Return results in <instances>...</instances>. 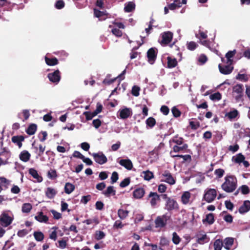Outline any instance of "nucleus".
Instances as JSON below:
<instances>
[{
    "label": "nucleus",
    "instance_id": "nucleus-1",
    "mask_svg": "<svg viewBox=\"0 0 250 250\" xmlns=\"http://www.w3.org/2000/svg\"><path fill=\"white\" fill-rule=\"evenodd\" d=\"M237 181L234 176L229 175L225 178V182L222 185V189L227 192H232L237 187Z\"/></svg>",
    "mask_w": 250,
    "mask_h": 250
},
{
    "label": "nucleus",
    "instance_id": "nucleus-2",
    "mask_svg": "<svg viewBox=\"0 0 250 250\" xmlns=\"http://www.w3.org/2000/svg\"><path fill=\"white\" fill-rule=\"evenodd\" d=\"M217 191L214 188H207L204 191L203 199L208 203H211L215 199Z\"/></svg>",
    "mask_w": 250,
    "mask_h": 250
},
{
    "label": "nucleus",
    "instance_id": "nucleus-3",
    "mask_svg": "<svg viewBox=\"0 0 250 250\" xmlns=\"http://www.w3.org/2000/svg\"><path fill=\"white\" fill-rule=\"evenodd\" d=\"M109 28L111 29V31L113 35L116 37H121L122 32L119 29H124V25L119 22H113L112 25L109 26Z\"/></svg>",
    "mask_w": 250,
    "mask_h": 250
},
{
    "label": "nucleus",
    "instance_id": "nucleus-4",
    "mask_svg": "<svg viewBox=\"0 0 250 250\" xmlns=\"http://www.w3.org/2000/svg\"><path fill=\"white\" fill-rule=\"evenodd\" d=\"M13 220L12 216L9 215L6 211H4L0 215V225L3 227H8L12 223Z\"/></svg>",
    "mask_w": 250,
    "mask_h": 250
},
{
    "label": "nucleus",
    "instance_id": "nucleus-5",
    "mask_svg": "<svg viewBox=\"0 0 250 250\" xmlns=\"http://www.w3.org/2000/svg\"><path fill=\"white\" fill-rule=\"evenodd\" d=\"M165 208L168 211L177 210L179 208V205L174 199L167 198L166 200Z\"/></svg>",
    "mask_w": 250,
    "mask_h": 250
},
{
    "label": "nucleus",
    "instance_id": "nucleus-6",
    "mask_svg": "<svg viewBox=\"0 0 250 250\" xmlns=\"http://www.w3.org/2000/svg\"><path fill=\"white\" fill-rule=\"evenodd\" d=\"M169 217L167 215L158 216L155 220L156 228H162L164 227L167 223Z\"/></svg>",
    "mask_w": 250,
    "mask_h": 250
},
{
    "label": "nucleus",
    "instance_id": "nucleus-7",
    "mask_svg": "<svg viewBox=\"0 0 250 250\" xmlns=\"http://www.w3.org/2000/svg\"><path fill=\"white\" fill-rule=\"evenodd\" d=\"M119 118L122 119H126L131 116L132 111L131 108L125 106L121 108L118 111Z\"/></svg>",
    "mask_w": 250,
    "mask_h": 250
},
{
    "label": "nucleus",
    "instance_id": "nucleus-8",
    "mask_svg": "<svg viewBox=\"0 0 250 250\" xmlns=\"http://www.w3.org/2000/svg\"><path fill=\"white\" fill-rule=\"evenodd\" d=\"M162 40L160 42L162 45H166L169 43L173 38V34L170 31L165 32L161 34Z\"/></svg>",
    "mask_w": 250,
    "mask_h": 250
},
{
    "label": "nucleus",
    "instance_id": "nucleus-9",
    "mask_svg": "<svg viewBox=\"0 0 250 250\" xmlns=\"http://www.w3.org/2000/svg\"><path fill=\"white\" fill-rule=\"evenodd\" d=\"M92 155L95 161L100 165H103L107 162V158L102 152L94 153Z\"/></svg>",
    "mask_w": 250,
    "mask_h": 250
},
{
    "label": "nucleus",
    "instance_id": "nucleus-10",
    "mask_svg": "<svg viewBox=\"0 0 250 250\" xmlns=\"http://www.w3.org/2000/svg\"><path fill=\"white\" fill-rule=\"evenodd\" d=\"M243 85L238 84L233 87V95L236 100H238L242 97Z\"/></svg>",
    "mask_w": 250,
    "mask_h": 250
},
{
    "label": "nucleus",
    "instance_id": "nucleus-11",
    "mask_svg": "<svg viewBox=\"0 0 250 250\" xmlns=\"http://www.w3.org/2000/svg\"><path fill=\"white\" fill-rule=\"evenodd\" d=\"M47 77L51 82L57 83L61 79L60 71L57 70L53 73H49Z\"/></svg>",
    "mask_w": 250,
    "mask_h": 250
},
{
    "label": "nucleus",
    "instance_id": "nucleus-12",
    "mask_svg": "<svg viewBox=\"0 0 250 250\" xmlns=\"http://www.w3.org/2000/svg\"><path fill=\"white\" fill-rule=\"evenodd\" d=\"M191 194L189 191L184 192L181 197V201L184 205H187L191 203Z\"/></svg>",
    "mask_w": 250,
    "mask_h": 250
},
{
    "label": "nucleus",
    "instance_id": "nucleus-13",
    "mask_svg": "<svg viewBox=\"0 0 250 250\" xmlns=\"http://www.w3.org/2000/svg\"><path fill=\"white\" fill-rule=\"evenodd\" d=\"M162 181L168 183L170 185H173L175 183V181L171 176V174L167 171H165L162 174Z\"/></svg>",
    "mask_w": 250,
    "mask_h": 250
},
{
    "label": "nucleus",
    "instance_id": "nucleus-14",
    "mask_svg": "<svg viewBox=\"0 0 250 250\" xmlns=\"http://www.w3.org/2000/svg\"><path fill=\"white\" fill-rule=\"evenodd\" d=\"M147 58L148 62L152 64L156 58V51L153 48L149 49L147 51Z\"/></svg>",
    "mask_w": 250,
    "mask_h": 250
},
{
    "label": "nucleus",
    "instance_id": "nucleus-15",
    "mask_svg": "<svg viewBox=\"0 0 250 250\" xmlns=\"http://www.w3.org/2000/svg\"><path fill=\"white\" fill-rule=\"evenodd\" d=\"M32 146L34 149L35 153L38 154V156L36 158H38V157L42 156L45 150V146L42 145H39L38 146H36L35 142L32 144Z\"/></svg>",
    "mask_w": 250,
    "mask_h": 250
},
{
    "label": "nucleus",
    "instance_id": "nucleus-16",
    "mask_svg": "<svg viewBox=\"0 0 250 250\" xmlns=\"http://www.w3.org/2000/svg\"><path fill=\"white\" fill-rule=\"evenodd\" d=\"M188 147V146L187 145H184L182 146H179L177 145L174 146L173 148V151L170 152V155L172 157H184V156L182 155H175L173 154L174 152H178L181 151V150H183L185 149H186ZM184 157H186V156H184Z\"/></svg>",
    "mask_w": 250,
    "mask_h": 250
},
{
    "label": "nucleus",
    "instance_id": "nucleus-17",
    "mask_svg": "<svg viewBox=\"0 0 250 250\" xmlns=\"http://www.w3.org/2000/svg\"><path fill=\"white\" fill-rule=\"evenodd\" d=\"M119 163L128 170H131L133 167L132 162L129 159H121Z\"/></svg>",
    "mask_w": 250,
    "mask_h": 250
},
{
    "label": "nucleus",
    "instance_id": "nucleus-18",
    "mask_svg": "<svg viewBox=\"0 0 250 250\" xmlns=\"http://www.w3.org/2000/svg\"><path fill=\"white\" fill-rule=\"evenodd\" d=\"M10 184V181L6 179L5 177H0V193L4 189L8 188Z\"/></svg>",
    "mask_w": 250,
    "mask_h": 250
},
{
    "label": "nucleus",
    "instance_id": "nucleus-19",
    "mask_svg": "<svg viewBox=\"0 0 250 250\" xmlns=\"http://www.w3.org/2000/svg\"><path fill=\"white\" fill-rule=\"evenodd\" d=\"M250 210V201H245L243 204L240 207L239 211L240 213H245Z\"/></svg>",
    "mask_w": 250,
    "mask_h": 250
},
{
    "label": "nucleus",
    "instance_id": "nucleus-20",
    "mask_svg": "<svg viewBox=\"0 0 250 250\" xmlns=\"http://www.w3.org/2000/svg\"><path fill=\"white\" fill-rule=\"evenodd\" d=\"M149 197L151 198L150 202L152 206H155L157 202L160 200V197L156 192H150Z\"/></svg>",
    "mask_w": 250,
    "mask_h": 250
},
{
    "label": "nucleus",
    "instance_id": "nucleus-21",
    "mask_svg": "<svg viewBox=\"0 0 250 250\" xmlns=\"http://www.w3.org/2000/svg\"><path fill=\"white\" fill-rule=\"evenodd\" d=\"M222 66L220 64L219 65V69L220 72L223 74L227 75L230 74L232 70L233 67L229 65Z\"/></svg>",
    "mask_w": 250,
    "mask_h": 250
},
{
    "label": "nucleus",
    "instance_id": "nucleus-22",
    "mask_svg": "<svg viewBox=\"0 0 250 250\" xmlns=\"http://www.w3.org/2000/svg\"><path fill=\"white\" fill-rule=\"evenodd\" d=\"M29 173L36 179L38 182H41L42 181V177L38 174V171L34 168H31L29 169Z\"/></svg>",
    "mask_w": 250,
    "mask_h": 250
},
{
    "label": "nucleus",
    "instance_id": "nucleus-23",
    "mask_svg": "<svg viewBox=\"0 0 250 250\" xmlns=\"http://www.w3.org/2000/svg\"><path fill=\"white\" fill-rule=\"evenodd\" d=\"M30 157V154L27 150L22 151L19 155L20 160L24 162H28L29 160Z\"/></svg>",
    "mask_w": 250,
    "mask_h": 250
},
{
    "label": "nucleus",
    "instance_id": "nucleus-24",
    "mask_svg": "<svg viewBox=\"0 0 250 250\" xmlns=\"http://www.w3.org/2000/svg\"><path fill=\"white\" fill-rule=\"evenodd\" d=\"M24 139V138L22 136H15L12 138V141L20 148L22 146V142L23 141Z\"/></svg>",
    "mask_w": 250,
    "mask_h": 250
},
{
    "label": "nucleus",
    "instance_id": "nucleus-25",
    "mask_svg": "<svg viewBox=\"0 0 250 250\" xmlns=\"http://www.w3.org/2000/svg\"><path fill=\"white\" fill-rule=\"evenodd\" d=\"M145 194V190L143 188H138L133 191V197L136 199L142 198Z\"/></svg>",
    "mask_w": 250,
    "mask_h": 250
},
{
    "label": "nucleus",
    "instance_id": "nucleus-26",
    "mask_svg": "<svg viewBox=\"0 0 250 250\" xmlns=\"http://www.w3.org/2000/svg\"><path fill=\"white\" fill-rule=\"evenodd\" d=\"M36 220L41 223H46L48 220L47 216L44 215L42 212H40L35 217Z\"/></svg>",
    "mask_w": 250,
    "mask_h": 250
},
{
    "label": "nucleus",
    "instance_id": "nucleus-27",
    "mask_svg": "<svg viewBox=\"0 0 250 250\" xmlns=\"http://www.w3.org/2000/svg\"><path fill=\"white\" fill-rule=\"evenodd\" d=\"M56 193V190L52 188H47L45 191V195L49 199L53 198Z\"/></svg>",
    "mask_w": 250,
    "mask_h": 250
},
{
    "label": "nucleus",
    "instance_id": "nucleus-28",
    "mask_svg": "<svg viewBox=\"0 0 250 250\" xmlns=\"http://www.w3.org/2000/svg\"><path fill=\"white\" fill-rule=\"evenodd\" d=\"M167 67L169 68L175 67L177 65V61L175 58L168 56L167 57Z\"/></svg>",
    "mask_w": 250,
    "mask_h": 250
},
{
    "label": "nucleus",
    "instance_id": "nucleus-29",
    "mask_svg": "<svg viewBox=\"0 0 250 250\" xmlns=\"http://www.w3.org/2000/svg\"><path fill=\"white\" fill-rule=\"evenodd\" d=\"M233 243V239L232 238H227L224 241V247L228 250H229Z\"/></svg>",
    "mask_w": 250,
    "mask_h": 250
},
{
    "label": "nucleus",
    "instance_id": "nucleus-30",
    "mask_svg": "<svg viewBox=\"0 0 250 250\" xmlns=\"http://www.w3.org/2000/svg\"><path fill=\"white\" fill-rule=\"evenodd\" d=\"M45 61L46 63L50 66H54L58 63V61L56 58H49L46 56L45 57Z\"/></svg>",
    "mask_w": 250,
    "mask_h": 250
},
{
    "label": "nucleus",
    "instance_id": "nucleus-31",
    "mask_svg": "<svg viewBox=\"0 0 250 250\" xmlns=\"http://www.w3.org/2000/svg\"><path fill=\"white\" fill-rule=\"evenodd\" d=\"M129 213V211L122 208H120L118 210V217L122 220H124L127 217Z\"/></svg>",
    "mask_w": 250,
    "mask_h": 250
},
{
    "label": "nucleus",
    "instance_id": "nucleus-32",
    "mask_svg": "<svg viewBox=\"0 0 250 250\" xmlns=\"http://www.w3.org/2000/svg\"><path fill=\"white\" fill-rule=\"evenodd\" d=\"M245 158L243 155L241 153H239L235 156H233L232 158V160L236 163L240 164L244 161Z\"/></svg>",
    "mask_w": 250,
    "mask_h": 250
},
{
    "label": "nucleus",
    "instance_id": "nucleus-33",
    "mask_svg": "<svg viewBox=\"0 0 250 250\" xmlns=\"http://www.w3.org/2000/svg\"><path fill=\"white\" fill-rule=\"evenodd\" d=\"M103 193L106 196H109L111 195H115L116 191L114 188V187L109 186L106 190L103 191Z\"/></svg>",
    "mask_w": 250,
    "mask_h": 250
},
{
    "label": "nucleus",
    "instance_id": "nucleus-34",
    "mask_svg": "<svg viewBox=\"0 0 250 250\" xmlns=\"http://www.w3.org/2000/svg\"><path fill=\"white\" fill-rule=\"evenodd\" d=\"M236 53V50H233L232 51H229L226 54V57L227 59L228 62L227 63L229 64H231L232 62V60L231 58H233V57L234 56V55Z\"/></svg>",
    "mask_w": 250,
    "mask_h": 250
},
{
    "label": "nucleus",
    "instance_id": "nucleus-35",
    "mask_svg": "<svg viewBox=\"0 0 250 250\" xmlns=\"http://www.w3.org/2000/svg\"><path fill=\"white\" fill-rule=\"evenodd\" d=\"M141 176L144 177L145 180L147 181H149L153 178L154 176L153 173L149 170L143 171L142 173Z\"/></svg>",
    "mask_w": 250,
    "mask_h": 250
},
{
    "label": "nucleus",
    "instance_id": "nucleus-36",
    "mask_svg": "<svg viewBox=\"0 0 250 250\" xmlns=\"http://www.w3.org/2000/svg\"><path fill=\"white\" fill-rule=\"evenodd\" d=\"M75 189V186L73 184L70 183H67L65 184L64 190L65 192L68 194H70Z\"/></svg>",
    "mask_w": 250,
    "mask_h": 250
},
{
    "label": "nucleus",
    "instance_id": "nucleus-37",
    "mask_svg": "<svg viewBox=\"0 0 250 250\" xmlns=\"http://www.w3.org/2000/svg\"><path fill=\"white\" fill-rule=\"evenodd\" d=\"M203 221L204 223L207 222L209 225L213 224L214 221V217L213 214L212 213L208 214L206 216V218Z\"/></svg>",
    "mask_w": 250,
    "mask_h": 250
},
{
    "label": "nucleus",
    "instance_id": "nucleus-38",
    "mask_svg": "<svg viewBox=\"0 0 250 250\" xmlns=\"http://www.w3.org/2000/svg\"><path fill=\"white\" fill-rule=\"evenodd\" d=\"M238 115V111L236 109L226 114V117H227L230 120L235 118Z\"/></svg>",
    "mask_w": 250,
    "mask_h": 250
},
{
    "label": "nucleus",
    "instance_id": "nucleus-39",
    "mask_svg": "<svg viewBox=\"0 0 250 250\" xmlns=\"http://www.w3.org/2000/svg\"><path fill=\"white\" fill-rule=\"evenodd\" d=\"M11 152L8 149L4 148L0 153V156L7 161L11 157Z\"/></svg>",
    "mask_w": 250,
    "mask_h": 250
},
{
    "label": "nucleus",
    "instance_id": "nucleus-40",
    "mask_svg": "<svg viewBox=\"0 0 250 250\" xmlns=\"http://www.w3.org/2000/svg\"><path fill=\"white\" fill-rule=\"evenodd\" d=\"M135 5L132 2H129L125 4V10L126 12H131L135 9Z\"/></svg>",
    "mask_w": 250,
    "mask_h": 250
},
{
    "label": "nucleus",
    "instance_id": "nucleus-41",
    "mask_svg": "<svg viewBox=\"0 0 250 250\" xmlns=\"http://www.w3.org/2000/svg\"><path fill=\"white\" fill-rule=\"evenodd\" d=\"M208 241V239L206 234L199 235L197 242L200 244H203Z\"/></svg>",
    "mask_w": 250,
    "mask_h": 250
},
{
    "label": "nucleus",
    "instance_id": "nucleus-42",
    "mask_svg": "<svg viewBox=\"0 0 250 250\" xmlns=\"http://www.w3.org/2000/svg\"><path fill=\"white\" fill-rule=\"evenodd\" d=\"M32 208V206L30 203H24L22 206V211L24 213L29 212Z\"/></svg>",
    "mask_w": 250,
    "mask_h": 250
},
{
    "label": "nucleus",
    "instance_id": "nucleus-43",
    "mask_svg": "<svg viewBox=\"0 0 250 250\" xmlns=\"http://www.w3.org/2000/svg\"><path fill=\"white\" fill-rule=\"evenodd\" d=\"M29 111L27 109H24L22 111V112L19 114V116L20 118H22L23 117V121L26 120L28 119L30 116Z\"/></svg>",
    "mask_w": 250,
    "mask_h": 250
},
{
    "label": "nucleus",
    "instance_id": "nucleus-44",
    "mask_svg": "<svg viewBox=\"0 0 250 250\" xmlns=\"http://www.w3.org/2000/svg\"><path fill=\"white\" fill-rule=\"evenodd\" d=\"M181 6V4L179 0H175L173 3L168 5V8L173 10L177 8L180 7Z\"/></svg>",
    "mask_w": 250,
    "mask_h": 250
},
{
    "label": "nucleus",
    "instance_id": "nucleus-45",
    "mask_svg": "<svg viewBox=\"0 0 250 250\" xmlns=\"http://www.w3.org/2000/svg\"><path fill=\"white\" fill-rule=\"evenodd\" d=\"M94 15L96 17L99 19L100 20H104L105 18L102 19V17L106 15L104 12H102L96 9L94 10Z\"/></svg>",
    "mask_w": 250,
    "mask_h": 250
},
{
    "label": "nucleus",
    "instance_id": "nucleus-46",
    "mask_svg": "<svg viewBox=\"0 0 250 250\" xmlns=\"http://www.w3.org/2000/svg\"><path fill=\"white\" fill-rule=\"evenodd\" d=\"M37 130V126L35 124H32L29 125L28 127L26 132L29 135H33Z\"/></svg>",
    "mask_w": 250,
    "mask_h": 250
},
{
    "label": "nucleus",
    "instance_id": "nucleus-47",
    "mask_svg": "<svg viewBox=\"0 0 250 250\" xmlns=\"http://www.w3.org/2000/svg\"><path fill=\"white\" fill-rule=\"evenodd\" d=\"M34 236L37 241H42L44 238V235L41 231L34 232Z\"/></svg>",
    "mask_w": 250,
    "mask_h": 250
},
{
    "label": "nucleus",
    "instance_id": "nucleus-48",
    "mask_svg": "<svg viewBox=\"0 0 250 250\" xmlns=\"http://www.w3.org/2000/svg\"><path fill=\"white\" fill-rule=\"evenodd\" d=\"M147 126L150 128L153 127L156 124V120L152 117L148 118L146 121Z\"/></svg>",
    "mask_w": 250,
    "mask_h": 250
},
{
    "label": "nucleus",
    "instance_id": "nucleus-49",
    "mask_svg": "<svg viewBox=\"0 0 250 250\" xmlns=\"http://www.w3.org/2000/svg\"><path fill=\"white\" fill-rule=\"evenodd\" d=\"M208 61V58L204 54L200 55L198 58V62L199 64L203 65Z\"/></svg>",
    "mask_w": 250,
    "mask_h": 250
},
{
    "label": "nucleus",
    "instance_id": "nucleus-50",
    "mask_svg": "<svg viewBox=\"0 0 250 250\" xmlns=\"http://www.w3.org/2000/svg\"><path fill=\"white\" fill-rule=\"evenodd\" d=\"M223 246L222 241L219 239L216 240L214 243V250H221Z\"/></svg>",
    "mask_w": 250,
    "mask_h": 250
},
{
    "label": "nucleus",
    "instance_id": "nucleus-51",
    "mask_svg": "<svg viewBox=\"0 0 250 250\" xmlns=\"http://www.w3.org/2000/svg\"><path fill=\"white\" fill-rule=\"evenodd\" d=\"M105 236V234L102 231H96L95 234V238L96 240H99L103 239Z\"/></svg>",
    "mask_w": 250,
    "mask_h": 250
},
{
    "label": "nucleus",
    "instance_id": "nucleus-52",
    "mask_svg": "<svg viewBox=\"0 0 250 250\" xmlns=\"http://www.w3.org/2000/svg\"><path fill=\"white\" fill-rule=\"evenodd\" d=\"M207 32H204L203 31L199 30V34L196 35V37L200 40L206 39L207 38Z\"/></svg>",
    "mask_w": 250,
    "mask_h": 250
},
{
    "label": "nucleus",
    "instance_id": "nucleus-53",
    "mask_svg": "<svg viewBox=\"0 0 250 250\" xmlns=\"http://www.w3.org/2000/svg\"><path fill=\"white\" fill-rule=\"evenodd\" d=\"M236 79L241 81L246 82L248 80V76L245 74L239 73L236 76Z\"/></svg>",
    "mask_w": 250,
    "mask_h": 250
},
{
    "label": "nucleus",
    "instance_id": "nucleus-54",
    "mask_svg": "<svg viewBox=\"0 0 250 250\" xmlns=\"http://www.w3.org/2000/svg\"><path fill=\"white\" fill-rule=\"evenodd\" d=\"M197 44L194 42H190L187 43L188 49L190 50H194L197 47Z\"/></svg>",
    "mask_w": 250,
    "mask_h": 250
},
{
    "label": "nucleus",
    "instance_id": "nucleus-55",
    "mask_svg": "<svg viewBox=\"0 0 250 250\" xmlns=\"http://www.w3.org/2000/svg\"><path fill=\"white\" fill-rule=\"evenodd\" d=\"M210 99L212 100H220L221 99V95L219 92L214 93L210 96Z\"/></svg>",
    "mask_w": 250,
    "mask_h": 250
},
{
    "label": "nucleus",
    "instance_id": "nucleus-56",
    "mask_svg": "<svg viewBox=\"0 0 250 250\" xmlns=\"http://www.w3.org/2000/svg\"><path fill=\"white\" fill-rule=\"evenodd\" d=\"M240 190L243 194H247L250 192V189L246 185H243L241 186L240 188Z\"/></svg>",
    "mask_w": 250,
    "mask_h": 250
},
{
    "label": "nucleus",
    "instance_id": "nucleus-57",
    "mask_svg": "<svg viewBox=\"0 0 250 250\" xmlns=\"http://www.w3.org/2000/svg\"><path fill=\"white\" fill-rule=\"evenodd\" d=\"M172 241L175 244H178L180 241V237L175 232L173 233Z\"/></svg>",
    "mask_w": 250,
    "mask_h": 250
},
{
    "label": "nucleus",
    "instance_id": "nucleus-58",
    "mask_svg": "<svg viewBox=\"0 0 250 250\" xmlns=\"http://www.w3.org/2000/svg\"><path fill=\"white\" fill-rule=\"evenodd\" d=\"M189 125L192 129H197L200 126L199 123L198 122L191 121L189 123Z\"/></svg>",
    "mask_w": 250,
    "mask_h": 250
},
{
    "label": "nucleus",
    "instance_id": "nucleus-59",
    "mask_svg": "<svg viewBox=\"0 0 250 250\" xmlns=\"http://www.w3.org/2000/svg\"><path fill=\"white\" fill-rule=\"evenodd\" d=\"M48 177L50 179H54L57 177L56 171L55 170H50L48 172Z\"/></svg>",
    "mask_w": 250,
    "mask_h": 250
},
{
    "label": "nucleus",
    "instance_id": "nucleus-60",
    "mask_svg": "<svg viewBox=\"0 0 250 250\" xmlns=\"http://www.w3.org/2000/svg\"><path fill=\"white\" fill-rule=\"evenodd\" d=\"M47 136V133L46 131H42L39 134L40 140L41 142H44L46 139Z\"/></svg>",
    "mask_w": 250,
    "mask_h": 250
},
{
    "label": "nucleus",
    "instance_id": "nucleus-61",
    "mask_svg": "<svg viewBox=\"0 0 250 250\" xmlns=\"http://www.w3.org/2000/svg\"><path fill=\"white\" fill-rule=\"evenodd\" d=\"M140 88L137 86H134L132 89V94L135 96L139 95Z\"/></svg>",
    "mask_w": 250,
    "mask_h": 250
},
{
    "label": "nucleus",
    "instance_id": "nucleus-62",
    "mask_svg": "<svg viewBox=\"0 0 250 250\" xmlns=\"http://www.w3.org/2000/svg\"><path fill=\"white\" fill-rule=\"evenodd\" d=\"M111 179L112 184L115 183L118 180V174L117 172H113L112 173Z\"/></svg>",
    "mask_w": 250,
    "mask_h": 250
},
{
    "label": "nucleus",
    "instance_id": "nucleus-63",
    "mask_svg": "<svg viewBox=\"0 0 250 250\" xmlns=\"http://www.w3.org/2000/svg\"><path fill=\"white\" fill-rule=\"evenodd\" d=\"M51 212L52 213L53 217L55 219H59L62 217V214L54 210H51Z\"/></svg>",
    "mask_w": 250,
    "mask_h": 250
},
{
    "label": "nucleus",
    "instance_id": "nucleus-64",
    "mask_svg": "<svg viewBox=\"0 0 250 250\" xmlns=\"http://www.w3.org/2000/svg\"><path fill=\"white\" fill-rule=\"evenodd\" d=\"M215 175L218 177L221 178L223 176L224 173V170L222 169H217L215 170Z\"/></svg>",
    "mask_w": 250,
    "mask_h": 250
}]
</instances>
